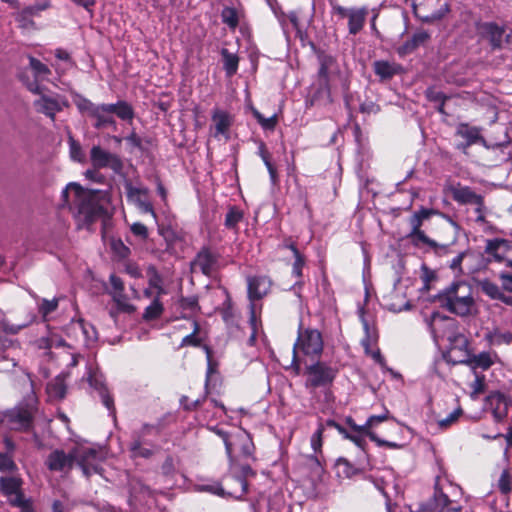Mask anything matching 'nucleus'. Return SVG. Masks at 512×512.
<instances>
[{
  "label": "nucleus",
  "mask_w": 512,
  "mask_h": 512,
  "mask_svg": "<svg viewBox=\"0 0 512 512\" xmlns=\"http://www.w3.org/2000/svg\"><path fill=\"white\" fill-rule=\"evenodd\" d=\"M39 400L34 393L26 395L15 406L0 411V425L17 433H35Z\"/></svg>",
  "instance_id": "obj_1"
},
{
  "label": "nucleus",
  "mask_w": 512,
  "mask_h": 512,
  "mask_svg": "<svg viewBox=\"0 0 512 512\" xmlns=\"http://www.w3.org/2000/svg\"><path fill=\"white\" fill-rule=\"evenodd\" d=\"M72 190L75 195V205L78 214L83 216L87 224H91L98 218L106 214V208L100 203V200L106 197V193L101 190L84 189L80 184L71 182L62 191V206L69 203V191Z\"/></svg>",
  "instance_id": "obj_2"
},
{
  "label": "nucleus",
  "mask_w": 512,
  "mask_h": 512,
  "mask_svg": "<svg viewBox=\"0 0 512 512\" xmlns=\"http://www.w3.org/2000/svg\"><path fill=\"white\" fill-rule=\"evenodd\" d=\"M432 301L444 310L460 317L471 314L475 305L473 290L465 281H455L436 294Z\"/></svg>",
  "instance_id": "obj_3"
},
{
  "label": "nucleus",
  "mask_w": 512,
  "mask_h": 512,
  "mask_svg": "<svg viewBox=\"0 0 512 512\" xmlns=\"http://www.w3.org/2000/svg\"><path fill=\"white\" fill-rule=\"evenodd\" d=\"M433 216L443 217L453 227L456 229L459 228L457 222L454 221L449 215H446L434 208L420 206L419 209L413 211L412 214L407 218V224L410 230L406 235V239H408L414 247L426 245L433 249L435 252H438V250L445 249L447 247L446 245H440L435 240L431 239L423 229V227L426 226V224Z\"/></svg>",
  "instance_id": "obj_4"
},
{
  "label": "nucleus",
  "mask_w": 512,
  "mask_h": 512,
  "mask_svg": "<svg viewBox=\"0 0 512 512\" xmlns=\"http://www.w3.org/2000/svg\"><path fill=\"white\" fill-rule=\"evenodd\" d=\"M324 341L322 333L315 328H304L299 325L297 339L293 345L292 365L297 369L300 367L298 354L302 353L311 359H319L323 353Z\"/></svg>",
  "instance_id": "obj_5"
},
{
  "label": "nucleus",
  "mask_w": 512,
  "mask_h": 512,
  "mask_svg": "<svg viewBox=\"0 0 512 512\" xmlns=\"http://www.w3.org/2000/svg\"><path fill=\"white\" fill-rule=\"evenodd\" d=\"M23 480L19 476H1L0 493L7 498L10 506L20 509V512H35L31 498H26L23 489Z\"/></svg>",
  "instance_id": "obj_6"
},
{
  "label": "nucleus",
  "mask_w": 512,
  "mask_h": 512,
  "mask_svg": "<svg viewBox=\"0 0 512 512\" xmlns=\"http://www.w3.org/2000/svg\"><path fill=\"white\" fill-rule=\"evenodd\" d=\"M151 435H160V429L158 426L145 423L140 429L132 432L131 441L129 443L131 458L149 459L154 455L155 445L148 439Z\"/></svg>",
  "instance_id": "obj_7"
},
{
  "label": "nucleus",
  "mask_w": 512,
  "mask_h": 512,
  "mask_svg": "<svg viewBox=\"0 0 512 512\" xmlns=\"http://www.w3.org/2000/svg\"><path fill=\"white\" fill-rule=\"evenodd\" d=\"M338 372V368L317 359L316 362L305 368V387L312 390L317 388H329L335 381Z\"/></svg>",
  "instance_id": "obj_8"
},
{
  "label": "nucleus",
  "mask_w": 512,
  "mask_h": 512,
  "mask_svg": "<svg viewBox=\"0 0 512 512\" xmlns=\"http://www.w3.org/2000/svg\"><path fill=\"white\" fill-rule=\"evenodd\" d=\"M451 198L460 205H476L475 212L478 214L477 221L484 222V197L477 194L471 187L461 183L451 184L447 187Z\"/></svg>",
  "instance_id": "obj_9"
},
{
  "label": "nucleus",
  "mask_w": 512,
  "mask_h": 512,
  "mask_svg": "<svg viewBox=\"0 0 512 512\" xmlns=\"http://www.w3.org/2000/svg\"><path fill=\"white\" fill-rule=\"evenodd\" d=\"M220 253L210 246H202L191 261V269H198L203 275L211 277L219 269Z\"/></svg>",
  "instance_id": "obj_10"
},
{
  "label": "nucleus",
  "mask_w": 512,
  "mask_h": 512,
  "mask_svg": "<svg viewBox=\"0 0 512 512\" xmlns=\"http://www.w3.org/2000/svg\"><path fill=\"white\" fill-rule=\"evenodd\" d=\"M90 162L93 168H109L116 174L121 173L124 168L123 161L118 154L111 153L99 145H94L90 149Z\"/></svg>",
  "instance_id": "obj_11"
},
{
  "label": "nucleus",
  "mask_w": 512,
  "mask_h": 512,
  "mask_svg": "<svg viewBox=\"0 0 512 512\" xmlns=\"http://www.w3.org/2000/svg\"><path fill=\"white\" fill-rule=\"evenodd\" d=\"M103 457L100 450L90 447L77 448L76 464L81 468L86 477L92 474H100L103 470L101 462Z\"/></svg>",
  "instance_id": "obj_12"
},
{
  "label": "nucleus",
  "mask_w": 512,
  "mask_h": 512,
  "mask_svg": "<svg viewBox=\"0 0 512 512\" xmlns=\"http://www.w3.org/2000/svg\"><path fill=\"white\" fill-rule=\"evenodd\" d=\"M475 28L478 35L489 42L492 51L501 50L503 48V37L505 34V28L503 26L498 25L496 22L478 21L475 23Z\"/></svg>",
  "instance_id": "obj_13"
},
{
  "label": "nucleus",
  "mask_w": 512,
  "mask_h": 512,
  "mask_svg": "<svg viewBox=\"0 0 512 512\" xmlns=\"http://www.w3.org/2000/svg\"><path fill=\"white\" fill-rule=\"evenodd\" d=\"M336 475L339 478L351 479L364 474L371 468L369 459L359 457L355 463H352L345 457H339L334 465Z\"/></svg>",
  "instance_id": "obj_14"
},
{
  "label": "nucleus",
  "mask_w": 512,
  "mask_h": 512,
  "mask_svg": "<svg viewBox=\"0 0 512 512\" xmlns=\"http://www.w3.org/2000/svg\"><path fill=\"white\" fill-rule=\"evenodd\" d=\"M77 447L73 448L69 453L62 449L53 450L46 458V467L53 472H62L71 470L76 462Z\"/></svg>",
  "instance_id": "obj_15"
},
{
  "label": "nucleus",
  "mask_w": 512,
  "mask_h": 512,
  "mask_svg": "<svg viewBox=\"0 0 512 512\" xmlns=\"http://www.w3.org/2000/svg\"><path fill=\"white\" fill-rule=\"evenodd\" d=\"M273 286V280L267 275H255L247 277V297L250 303L266 297Z\"/></svg>",
  "instance_id": "obj_16"
},
{
  "label": "nucleus",
  "mask_w": 512,
  "mask_h": 512,
  "mask_svg": "<svg viewBox=\"0 0 512 512\" xmlns=\"http://www.w3.org/2000/svg\"><path fill=\"white\" fill-rule=\"evenodd\" d=\"M487 409L491 410L496 422H502L508 415L509 400L505 394L494 391L485 400Z\"/></svg>",
  "instance_id": "obj_17"
},
{
  "label": "nucleus",
  "mask_w": 512,
  "mask_h": 512,
  "mask_svg": "<svg viewBox=\"0 0 512 512\" xmlns=\"http://www.w3.org/2000/svg\"><path fill=\"white\" fill-rule=\"evenodd\" d=\"M374 74L379 82H388L395 76L402 75L405 72L404 67L395 61L376 60L372 64Z\"/></svg>",
  "instance_id": "obj_18"
},
{
  "label": "nucleus",
  "mask_w": 512,
  "mask_h": 512,
  "mask_svg": "<svg viewBox=\"0 0 512 512\" xmlns=\"http://www.w3.org/2000/svg\"><path fill=\"white\" fill-rule=\"evenodd\" d=\"M233 440H234L232 443L233 452L235 451V449H238L240 457H242L244 459H251L253 461L256 460V457H255L256 448H255V445H254L251 435L247 431L241 430V431L234 433Z\"/></svg>",
  "instance_id": "obj_19"
},
{
  "label": "nucleus",
  "mask_w": 512,
  "mask_h": 512,
  "mask_svg": "<svg viewBox=\"0 0 512 512\" xmlns=\"http://www.w3.org/2000/svg\"><path fill=\"white\" fill-rule=\"evenodd\" d=\"M453 364H464L471 368L473 372L477 369L482 371L488 370L494 363V359L490 352L483 351L479 354L467 353L463 359L452 360Z\"/></svg>",
  "instance_id": "obj_20"
},
{
  "label": "nucleus",
  "mask_w": 512,
  "mask_h": 512,
  "mask_svg": "<svg viewBox=\"0 0 512 512\" xmlns=\"http://www.w3.org/2000/svg\"><path fill=\"white\" fill-rule=\"evenodd\" d=\"M510 248V241L502 238L488 239L484 249L487 255V263H502L505 260V254Z\"/></svg>",
  "instance_id": "obj_21"
},
{
  "label": "nucleus",
  "mask_w": 512,
  "mask_h": 512,
  "mask_svg": "<svg viewBox=\"0 0 512 512\" xmlns=\"http://www.w3.org/2000/svg\"><path fill=\"white\" fill-rule=\"evenodd\" d=\"M88 383L90 387L93 388L98 393L102 401V404L106 407L110 414L115 416L116 408L114 404V398L111 395L104 380L95 374H91L88 377Z\"/></svg>",
  "instance_id": "obj_22"
},
{
  "label": "nucleus",
  "mask_w": 512,
  "mask_h": 512,
  "mask_svg": "<svg viewBox=\"0 0 512 512\" xmlns=\"http://www.w3.org/2000/svg\"><path fill=\"white\" fill-rule=\"evenodd\" d=\"M431 512H461V505H454L448 495L440 489H435L433 498L427 504Z\"/></svg>",
  "instance_id": "obj_23"
},
{
  "label": "nucleus",
  "mask_w": 512,
  "mask_h": 512,
  "mask_svg": "<svg viewBox=\"0 0 512 512\" xmlns=\"http://www.w3.org/2000/svg\"><path fill=\"white\" fill-rule=\"evenodd\" d=\"M211 119L215 126L214 137L221 135L228 139L230 128L234 123V116L225 110L214 109Z\"/></svg>",
  "instance_id": "obj_24"
},
{
  "label": "nucleus",
  "mask_w": 512,
  "mask_h": 512,
  "mask_svg": "<svg viewBox=\"0 0 512 512\" xmlns=\"http://www.w3.org/2000/svg\"><path fill=\"white\" fill-rule=\"evenodd\" d=\"M89 118L94 120L92 125L98 130L110 126L116 128L117 125L114 116H112L109 110V104H98Z\"/></svg>",
  "instance_id": "obj_25"
},
{
  "label": "nucleus",
  "mask_w": 512,
  "mask_h": 512,
  "mask_svg": "<svg viewBox=\"0 0 512 512\" xmlns=\"http://www.w3.org/2000/svg\"><path fill=\"white\" fill-rule=\"evenodd\" d=\"M255 142L258 146L256 153L262 159L264 165L266 166L270 176L271 183L275 185L279 182V176L277 168L272 162V154L268 150L267 145L263 140L260 139Z\"/></svg>",
  "instance_id": "obj_26"
},
{
  "label": "nucleus",
  "mask_w": 512,
  "mask_h": 512,
  "mask_svg": "<svg viewBox=\"0 0 512 512\" xmlns=\"http://www.w3.org/2000/svg\"><path fill=\"white\" fill-rule=\"evenodd\" d=\"M429 38L430 35L426 31L416 32L410 39L406 40L396 49L397 54L400 57L407 56L423 45Z\"/></svg>",
  "instance_id": "obj_27"
},
{
  "label": "nucleus",
  "mask_w": 512,
  "mask_h": 512,
  "mask_svg": "<svg viewBox=\"0 0 512 512\" xmlns=\"http://www.w3.org/2000/svg\"><path fill=\"white\" fill-rule=\"evenodd\" d=\"M34 107L39 113L45 114L52 121L55 120L56 113L62 110L59 102L56 99L46 95H41L39 99L35 100Z\"/></svg>",
  "instance_id": "obj_28"
},
{
  "label": "nucleus",
  "mask_w": 512,
  "mask_h": 512,
  "mask_svg": "<svg viewBox=\"0 0 512 512\" xmlns=\"http://www.w3.org/2000/svg\"><path fill=\"white\" fill-rule=\"evenodd\" d=\"M345 423L349 426V428L353 431V433H359V434H365L369 439L373 442H375L380 447H388V448H395L396 444L389 442L387 440L380 439L373 431H367L366 424L358 425L356 424L355 420L348 416L345 419Z\"/></svg>",
  "instance_id": "obj_29"
},
{
  "label": "nucleus",
  "mask_w": 512,
  "mask_h": 512,
  "mask_svg": "<svg viewBox=\"0 0 512 512\" xmlns=\"http://www.w3.org/2000/svg\"><path fill=\"white\" fill-rule=\"evenodd\" d=\"M317 57L319 61L318 78L321 85L329 88V70L336 63V59L324 51H318Z\"/></svg>",
  "instance_id": "obj_30"
},
{
  "label": "nucleus",
  "mask_w": 512,
  "mask_h": 512,
  "mask_svg": "<svg viewBox=\"0 0 512 512\" xmlns=\"http://www.w3.org/2000/svg\"><path fill=\"white\" fill-rule=\"evenodd\" d=\"M109 110L122 121L132 122L135 117L133 106L125 100H119L116 103L109 104Z\"/></svg>",
  "instance_id": "obj_31"
},
{
  "label": "nucleus",
  "mask_w": 512,
  "mask_h": 512,
  "mask_svg": "<svg viewBox=\"0 0 512 512\" xmlns=\"http://www.w3.org/2000/svg\"><path fill=\"white\" fill-rule=\"evenodd\" d=\"M241 476L237 477L235 481L240 485L239 493L227 492L229 497L234 499H241L246 493L248 488L247 477H254L256 475L255 471L249 464L241 465Z\"/></svg>",
  "instance_id": "obj_32"
},
{
  "label": "nucleus",
  "mask_w": 512,
  "mask_h": 512,
  "mask_svg": "<svg viewBox=\"0 0 512 512\" xmlns=\"http://www.w3.org/2000/svg\"><path fill=\"white\" fill-rule=\"evenodd\" d=\"M367 12L364 9H350L348 15V28L351 35L358 34L364 24Z\"/></svg>",
  "instance_id": "obj_33"
},
{
  "label": "nucleus",
  "mask_w": 512,
  "mask_h": 512,
  "mask_svg": "<svg viewBox=\"0 0 512 512\" xmlns=\"http://www.w3.org/2000/svg\"><path fill=\"white\" fill-rule=\"evenodd\" d=\"M244 213L243 211L236 205H231L228 207V211L225 215L224 226L228 230H232L235 233L239 231V223L243 220Z\"/></svg>",
  "instance_id": "obj_34"
},
{
  "label": "nucleus",
  "mask_w": 512,
  "mask_h": 512,
  "mask_svg": "<svg viewBox=\"0 0 512 512\" xmlns=\"http://www.w3.org/2000/svg\"><path fill=\"white\" fill-rule=\"evenodd\" d=\"M223 60V69L227 77H232L237 73L239 66V57L235 53H231L227 48L221 49Z\"/></svg>",
  "instance_id": "obj_35"
},
{
  "label": "nucleus",
  "mask_w": 512,
  "mask_h": 512,
  "mask_svg": "<svg viewBox=\"0 0 512 512\" xmlns=\"http://www.w3.org/2000/svg\"><path fill=\"white\" fill-rule=\"evenodd\" d=\"M146 273L148 277L149 287L156 290V296H162L166 294V291L163 287V277L158 272L157 268L154 265H150L147 268Z\"/></svg>",
  "instance_id": "obj_36"
},
{
  "label": "nucleus",
  "mask_w": 512,
  "mask_h": 512,
  "mask_svg": "<svg viewBox=\"0 0 512 512\" xmlns=\"http://www.w3.org/2000/svg\"><path fill=\"white\" fill-rule=\"evenodd\" d=\"M125 190L128 201L133 202L136 206L141 202L148 201L149 190L147 188H137L128 182L125 184Z\"/></svg>",
  "instance_id": "obj_37"
},
{
  "label": "nucleus",
  "mask_w": 512,
  "mask_h": 512,
  "mask_svg": "<svg viewBox=\"0 0 512 512\" xmlns=\"http://www.w3.org/2000/svg\"><path fill=\"white\" fill-rule=\"evenodd\" d=\"M161 296H156L153 301L148 305L143 313L144 321H153L161 317L164 312V306L160 301Z\"/></svg>",
  "instance_id": "obj_38"
},
{
  "label": "nucleus",
  "mask_w": 512,
  "mask_h": 512,
  "mask_svg": "<svg viewBox=\"0 0 512 512\" xmlns=\"http://www.w3.org/2000/svg\"><path fill=\"white\" fill-rule=\"evenodd\" d=\"M449 340H450L451 350L447 356L448 362L453 363L452 360H456L455 358H453L452 353L457 349L459 351L465 352V355L467 353H469L468 352L469 341L465 335L458 333V334L454 335L453 337H450Z\"/></svg>",
  "instance_id": "obj_39"
},
{
  "label": "nucleus",
  "mask_w": 512,
  "mask_h": 512,
  "mask_svg": "<svg viewBox=\"0 0 512 512\" xmlns=\"http://www.w3.org/2000/svg\"><path fill=\"white\" fill-rule=\"evenodd\" d=\"M214 431L223 440V443L225 445L226 454L229 458L231 465H236L237 458L235 455H233V448H232V443L234 441L233 440L234 433L230 434V433L224 431L223 429H219V428H215Z\"/></svg>",
  "instance_id": "obj_40"
},
{
  "label": "nucleus",
  "mask_w": 512,
  "mask_h": 512,
  "mask_svg": "<svg viewBox=\"0 0 512 512\" xmlns=\"http://www.w3.org/2000/svg\"><path fill=\"white\" fill-rule=\"evenodd\" d=\"M112 297L119 311L128 314H131L136 311V307L133 304L129 303L128 297L124 291L113 292Z\"/></svg>",
  "instance_id": "obj_41"
},
{
  "label": "nucleus",
  "mask_w": 512,
  "mask_h": 512,
  "mask_svg": "<svg viewBox=\"0 0 512 512\" xmlns=\"http://www.w3.org/2000/svg\"><path fill=\"white\" fill-rule=\"evenodd\" d=\"M199 332H200V324L198 323V321L194 320L192 333H190L182 338L180 347H186V346L201 347L202 339L200 337H198Z\"/></svg>",
  "instance_id": "obj_42"
},
{
  "label": "nucleus",
  "mask_w": 512,
  "mask_h": 512,
  "mask_svg": "<svg viewBox=\"0 0 512 512\" xmlns=\"http://www.w3.org/2000/svg\"><path fill=\"white\" fill-rule=\"evenodd\" d=\"M221 19L232 30L236 29L239 25L238 12L234 7H224L221 11Z\"/></svg>",
  "instance_id": "obj_43"
},
{
  "label": "nucleus",
  "mask_w": 512,
  "mask_h": 512,
  "mask_svg": "<svg viewBox=\"0 0 512 512\" xmlns=\"http://www.w3.org/2000/svg\"><path fill=\"white\" fill-rule=\"evenodd\" d=\"M73 102H74L75 106L77 107V109L79 110V112L81 114L87 115L88 117L91 116L95 107L98 105V104L93 103L90 99H88L80 94H77L73 98Z\"/></svg>",
  "instance_id": "obj_44"
},
{
  "label": "nucleus",
  "mask_w": 512,
  "mask_h": 512,
  "mask_svg": "<svg viewBox=\"0 0 512 512\" xmlns=\"http://www.w3.org/2000/svg\"><path fill=\"white\" fill-rule=\"evenodd\" d=\"M306 464L308 465L311 473L316 477H321L325 471L324 461L322 454L310 455L307 457Z\"/></svg>",
  "instance_id": "obj_45"
},
{
  "label": "nucleus",
  "mask_w": 512,
  "mask_h": 512,
  "mask_svg": "<svg viewBox=\"0 0 512 512\" xmlns=\"http://www.w3.org/2000/svg\"><path fill=\"white\" fill-rule=\"evenodd\" d=\"M30 323H31V320L22 322V323H18V324H14V323H11L7 319H3L0 321V331L5 333L6 335H16L21 330H23L24 328L29 326Z\"/></svg>",
  "instance_id": "obj_46"
},
{
  "label": "nucleus",
  "mask_w": 512,
  "mask_h": 512,
  "mask_svg": "<svg viewBox=\"0 0 512 512\" xmlns=\"http://www.w3.org/2000/svg\"><path fill=\"white\" fill-rule=\"evenodd\" d=\"M480 289L485 295H487L493 300H498L502 293V288L488 279H485L480 282Z\"/></svg>",
  "instance_id": "obj_47"
},
{
  "label": "nucleus",
  "mask_w": 512,
  "mask_h": 512,
  "mask_svg": "<svg viewBox=\"0 0 512 512\" xmlns=\"http://www.w3.org/2000/svg\"><path fill=\"white\" fill-rule=\"evenodd\" d=\"M252 113L254 118L264 130L273 131L276 128L278 123L277 114H273L271 117L265 118L264 115L256 109H254Z\"/></svg>",
  "instance_id": "obj_48"
},
{
  "label": "nucleus",
  "mask_w": 512,
  "mask_h": 512,
  "mask_svg": "<svg viewBox=\"0 0 512 512\" xmlns=\"http://www.w3.org/2000/svg\"><path fill=\"white\" fill-rule=\"evenodd\" d=\"M437 279V274L434 270L430 269L427 265L423 264L421 266V280L423 282V286L421 288L422 292H428L431 289V282Z\"/></svg>",
  "instance_id": "obj_49"
},
{
  "label": "nucleus",
  "mask_w": 512,
  "mask_h": 512,
  "mask_svg": "<svg viewBox=\"0 0 512 512\" xmlns=\"http://www.w3.org/2000/svg\"><path fill=\"white\" fill-rule=\"evenodd\" d=\"M324 431H325L324 424L322 422H319L316 431L311 436V440H310L311 447L316 454H322Z\"/></svg>",
  "instance_id": "obj_50"
},
{
  "label": "nucleus",
  "mask_w": 512,
  "mask_h": 512,
  "mask_svg": "<svg viewBox=\"0 0 512 512\" xmlns=\"http://www.w3.org/2000/svg\"><path fill=\"white\" fill-rule=\"evenodd\" d=\"M29 65L36 78L51 74L49 67L33 56H29Z\"/></svg>",
  "instance_id": "obj_51"
},
{
  "label": "nucleus",
  "mask_w": 512,
  "mask_h": 512,
  "mask_svg": "<svg viewBox=\"0 0 512 512\" xmlns=\"http://www.w3.org/2000/svg\"><path fill=\"white\" fill-rule=\"evenodd\" d=\"M366 436L365 434H359V433H351L348 432L347 435L344 437L347 440H350L353 442L358 448L361 449V454L363 458L369 459L367 454V442L364 438Z\"/></svg>",
  "instance_id": "obj_52"
},
{
  "label": "nucleus",
  "mask_w": 512,
  "mask_h": 512,
  "mask_svg": "<svg viewBox=\"0 0 512 512\" xmlns=\"http://www.w3.org/2000/svg\"><path fill=\"white\" fill-rule=\"evenodd\" d=\"M498 488L499 491L508 495L512 490V473L509 469H504L500 475L498 480Z\"/></svg>",
  "instance_id": "obj_53"
},
{
  "label": "nucleus",
  "mask_w": 512,
  "mask_h": 512,
  "mask_svg": "<svg viewBox=\"0 0 512 512\" xmlns=\"http://www.w3.org/2000/svg\"><path fill=\"white\" fill-rule=\"evenodd\" d=\"M69 150L70 157L79 163H83L85 161V154L83 152L81 144L75 140L72 136L69 137Z\"/></svg>",
  "instance_id": "obj_54"
},
{
  "label": "nucleus",
  "mask_w": 512,
  "mask_h": 512,
  "mask_svg": "<svg viewBox=\"0 0 512 512\" xmlns=\"http://www.w3.org/2000/svg\"><path fill=\"white\" fill-rule=\"evenodd\" d=\"M475 379L470 384V388L472 389L471 396L476 397L480 394H483L486 390V377L482 373L474 372Z\"/></svg>",
  "instance_id": "obj_55"
},
{
  "label": "nucleus",
  "mask_w": 512,
  "mask_h": 512,
  "mask_svg": "<svg viewBox=\"0 0 512 512\" xmlns=\"http://www.w3.org/2000/svg\"><path fill=\"white\" fill-rule=\"evenodd\" d=\"M47 390L58 399H63L66 396V385L60 378H56L52 383L48 384Z\"/></svg>",
  "instance_id": "obj_56"
},
{
  "label": "nucleus",
  "mask_w": 512,
  "mask_h": 512,
  "mask_svg": "<svg viewBox=\"0 0 512 512\" xmlns=\"http://www.w3.org/2000/svg\"><path fill=\"white\" fill-rule=\"evenodd\" d=\"M17 470L18 467L13 459V456L9 455V453L0 452V471L3 473H14Z\"/></svg>",
  "instance_id": "obj_57"
},
{
  "label": "nucleus",
  "mask_w": 512,
  "mask_h": 512,
  "mask_svg": "<svg viewBox=\"0 0 512 512\" xmlns=\"http://www.w3.org/2000/svg\"><path fill=\"white\" fill-rule=\"evenodd\" d=\"M451 7L449 3L443 4L438 10L432 12L430 15L425 16L422 21L427 24H432L436 21L442 20L448 13H450Z\"/></svg>",
  "instance_id": "obj_58"
},
{
  "label": "nucleus",
  "mask_w": 512,
  "mask_h": 512,
  "mask_svg": "<svg viewBox=\"0 0 512 512\" xmlns=\"http://www.w3.org/2000/svg\"><path fill=\"white\" fill-rule=\"evenodd\" d=\"M425 97L429 102L440 103L442 101H447L450 97L447 96L444 92L438 90L434 86H430L425 90Z\"/></svg>",
  "instance_id": "obj_59"
},
{
  "label": "nucleus",
  "mask_w": 512,
  "mask_h": 512,
  "mask_svg": "<svg viewBox=\"0 0 512 512\" xmlns=\"http://www.w3.org/2000/svg\"><path fill=\"white\" fill-rule=\"evenodd\" d=\"M463 414V410L460 406L451 412L446 418L438 421V425L441 429H447L452 424L456 423L459 417Z\"/></svg>",
  "instance_id": "obj_60"
},
{
  "label": "nucleus",
  "mask_w": 512,
  "mask_h": 512,
  "mask_svg": "<svg viewBox=\"0 0 512 512\" xmlns=\"http://www.w3.org/2000/svg\"><path fill=\"white\" fill-rule=\"evenodd\" d=\"M179 306L182 310H189L192 312H194L196 310H200L197 296H189V297L182 296L179 299Z\"/></svg>",
  "instance_id": "obj_61"
},
{
  "label": "nucleus",
  "mask_w": 512,
  "mask_h": 512,
  "mask_svg": "<svg viewBox=\"0 0 512 512\" xmlns=\"http://www.w3.org/2000/svg\"><path fill=\"white\" fill-rule=\"evenodd\" d=\"M15 19L22 29H36V23L23 9L17 13Z\"/></svg>",
  "instance_id": "obj_62"
},
{
  "label": "nucleus",
  "mask_w": 512,
  "mask_h": 512,
  "mask_svg": "<svg viewBox=\"0 0 512 512\" xmlns=\"http://www.w3.org/2000/svg\"><path fill=\"white\" fill-rule=\"evenodd\" d=\"M295 260L292 265V275L297 279L303 277V268L306 264V258L303 254L294 256Z\"/></svg>",
  "instance_id": "obj_63"
},
{
  "label": "nucleus",
  "mask_w": 512,
  "mask_h": 512,
  "mask_svg": "<svg viewBox=\"0 0 512 512\" xmlns=\"http://www.w3.org/2000/svg\"><path fill=\"white\" fill-rule=\"evenodd\" d=\"M132 234L141 240L145 241L149 237L148 228L141 222H135L130 226Z\"/></svg>",
  "instance_id": "obj_64"
}]
</instances>
